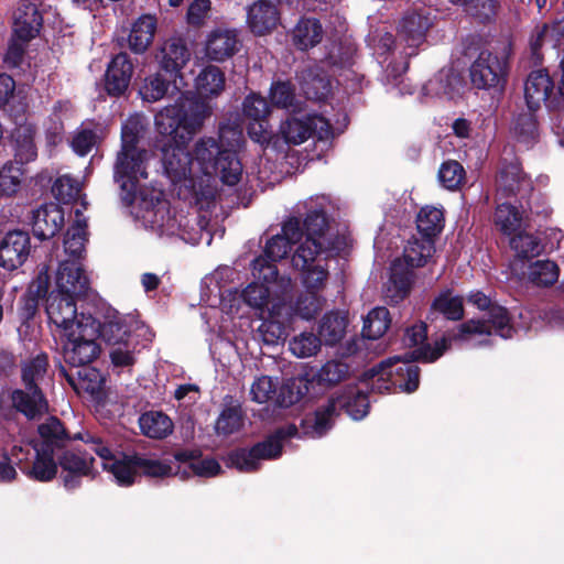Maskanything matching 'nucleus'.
Masks as SVG:
<instances>
[{
	"label": "nucleus",
	"mask_w": 564,
	"mask_h": 564,
	"mask_svg": "<svg viewBox=\"0 0 564 564\" xmlns=\"http://www.w3.org/2000/svg\"><path fill=\"white\" fill-rule=\"evenodd\" d=\"M212 115V107L198 98H181L161 109L154 117L158 133L163 138L162 163L173 183L192 175L195 162L186 144Z\"/></svg>",
	"instance_id": "obj_1"
},
{
	"label": "nucleus",
	"mask_w": 564,
	"mask_h": 564,
	"mask_svg": "<svg viewBox=\"0 0 564 564\" xmlns=\"http://www.w3.org/2000/svg\"><path fill=\"white\" fill-rule=\"evenodd\" d=\"M231 135L238 141L241 132L229 124H220L218 139L213 137L200 138L194 145L193 155L199 171L206 176H217L228 186H235L240 182L242 164L238 153L225 139Z\"/></svg>",
	"instance_id": "obj_2"
},
{
	"label": "nucleus",
	"mask_w": 564,
	"mask_h": 564,
	"mask_svg": "<svg viewBox=\"0 0 564 564\" xmlns=\"http://www.w3.org/2000/svg\"><path fill=\"white\" fill-rule=\"evenodd\" d=\"M492 221L496 229L509 238L513 257L509 261V281L529 289V224L523 221L519 208L509 203L497 205Z\"/></svg>",
	"instance_id": "obj_3"
},
{
	"label": "nucleus",
	"mask_w": 564,
	"mask_h": 564,
	"mask_svg": "<svg viewBox=\"0 0 564 564\" xmlns=\"http://www.w3.org/2000/svg\"><path fill=\"white\" fill-rule=\"evenodd\" d=\"M140 135L134 127L121 129V149L113 167V180L119 184L121 200L130 206L137 198L139 181L148 177V151L138 147Z\"/></svg>",
	"instance_id": "obj_4"
},
{
	"label": "nucleus",
	"mask_w": 564,
	"mask_h": 564,
	"mask_svg": "<svg viewBox=\"0 0 564 564\" xmlns=\"http://www.w3.org/2000/svg\"><path fill=\"white\" fill-rule=\"evenodd\" d=\"M50 368L47 352L41 351L21 364V382L24 389H14L10 393L12 406L28 420H36L48 409V402L41 383Z\"/></svg>",
	"instance_id": "obj_5"
},
{
	"label": "nucleus",
	"mask_w": 564,
	"mask_h": 564,
	"mask_svg": "<svg viewBox=\"0 0 564 564\" xmlns=\"http://www.w3.org/2000/svg\"><path fill=\"white\" fill-rule=\"evenodd\" d=\"M41 441L35 442L33 448L35 458L32 466L25 471L30 479L40 482L53 480L58 470L56 454L70 441H76L70 435L64 423L57 416H50L37 426Z\"/></svg>",
	"instance_id": "obj_6"
},
{
	"label": "nucleus",
	"mask_w": 564,
	"mask_h": 564,
	"mask_svg": "<svg viewBox=\"0 0 564 564\" xmlns=\"http://www.w3.org/2000/svg\"><path fill=\"white\" fill-rule=\"evenodd\" d=\"M413 350L405 354V359L399 357L384 359L367 369L362 381H371V391L384 393L400 391L412 393L419 389L421 369L412 358Z\"/></svg>",
	"instance_id": "obj_7"
},
{
	"label": "nucleus",
	"mask_w": 564,
	"mask_h": 564,
	"mask_svg": "<svg viewBox=\"0 0 564 564\" xmlns=\"http://www.w3.org/2000/svg\"><path fill=\"white\" fill-rule=\"evenodd\" d=\"M63 336L62 355L69 369L89 366L99 357L101 348L97 343L94 315H82L77 328L63 333Z\"/></svg>",
	"instance_id": "obj_8"
},
{
	"label": "nucleus",
	"mask_w": 564,
	"mask_h": 564,
	"mask_svg": "<svg viewBox=\"0 0 564 564\" xmlns=\"http://www.w3.org/2000/svg\"><path fill=\"white\" fill-rule=\"evenodd\" d=\"M74 438L90 446L91 451L102 459V469L113 476L118 486L131 487L135 484L139 477L138 459L134 458L137 453L121 452L117 456L108 441L88 431L74 434Z\"/></svg>",
	"instance_id": "obj_9"
},
{
	"label": "nucleus",
	"mask_w": 564,
	"mask_h": 564,
	"mask_svg": "<svg viewBox=\"0 0 564 564\" xmlns=\"http://www.w3.org/2000/svg\"><path fill=\"white\" fill-rule=\"evenodd\" d=\"M328 225V218L323 208L311 209L306 213L304 220H301L303 236L306 235V238L292 257L294 267L306 268L319 254L332 250L329 240L325 238Z\"/></svg>",
	"instance_id": "obj_10"
},
{
	"label": "nucleus",
	"mask_w": 564,
	"mask_h": 564,
	"mask_svg": "<svg viewBox=\"0 0 564 564\" xmlns=\"http://www.w3.org/2000/svg\"><path fill=\"white\" fill-rule=\"evenodd\" d=\"M475 335H491L487 321L480 318L467 319L447 330L446 335L435 340L433 345H425L419 349H413L412 358L422 360V362H434L451 348L452 343H466Z\"/></svg>",
	"instance_id": "obj_11"
},
{
	"label": "nucleus",
	"mask_w": 564,
	"mask_h": 564,
	"mask_svg": "<svg viewBox=\"0 0 564 564\" xmlns=\"http://www.w3.org/2000/svg\"><path fill=\"white\" fill-rule=\"evenodd\" d=\"M268 100L260 94L251 93L243 99L242 113L249 120L247 133L249 138L263 148L278 149L279 135L274 134L269 124L270 115Z\"/></svg>",
	"instance_id": "obj_12"
},
{
	"label": "nucleus",
	"mask_w": 564,
	"mask_h": 564,
	"mask_svg": "<svg viewBox=\"0 0 564 564\" xmlns=\"http://www.w3.org/2000/svg\"><path fill=\"white\" fill-rule=\"evenodd\" d=\"M283 444L273 434L268 435L263 441L253 444L251 447H239L228 454V462L231 467L242 473H254L261 467V460H271L281 457Z\"/></svg>",
	"instance_id": "obj_13"
},
{
	"label": "nucleus",
	"mask_w": 564,
	"mask_h": 564,
	"mask_svg": "<svg viewBox=\"0 0 564 564\" xmlns=\"http://www.w3.org/2000/svg\"><path fill=\"white\" fill-rule=\"evenodd\" d=\"M134 69L135 63L126 51L112 54L101 78L102 91L115 99L128 96Z\"/></svg>",
	"instance_id": "obj_14"
},
{
	"label": "nucleus",
	"mask_w": 564,
	"mask_h": 564,
	"mask_svg": "<svg viewBox=\"0 0 564 564\" xmlns=\"http://www.w3.org/2000/svg\"><path fill=\"white\" fill-rule=\"evenodd\" d=\"M67 444L57 451L56 459L62 468L63 485L67 490H75L80 487L82 479L87 476L94 477L95 458L86 452L67 449Z\"/></svg>",
	"instance_id": "obj_15"
},
{
	"label": "nucleus",
	"mask_w": 564,
	"mask_h": 564,
	"mask_svg": "<svg viewBox=\"0 0 564 564\" xmlns=\"http://www.w3.org/2000/svg\"><path fill=\"white\" fill-rule=\"evenodd\" d=\"M79 296L53 290L46 297L45 312L50 323L54 324L63 333L77 328L82 315L90 313L77 312L76 301Z\"/></svg>",
	"instance_id": "obj_16"
},
{
	"label": "nucleus",
	"mask_w": 564,
	"mask_h": 564,
	"mask_svg": "<svg viewBox=\"0 0 564 564\" xmlns=\"http://www.w3.org/2000/svg\"><path fill=\"white\" fill-rule=\"evenodd\" d=\"M507 74V59L499 58L491 52L484 50L469 67V77L477 89H489L505 82Z\"/></svg>",
	"instance_id": "obj_17"
},
{
	"label": "nucleus",
	"mask_w": 564,
	"mask_h": 564,
	"mask_svg": "<svg viewBox=\"0 0 564 564\" xmlns=\"http://www.w3.org/2000/svg\"><path fill=\"white\" fill-rule=\"evenodd\" d=\"M155 59L160 69L182 82V70L191 59V51L183 37L171 36L163 42Z\"/></svg>",
	"instance_id": "obj_18"
},
{
	"label": "nucleus",
	"mask_w": 564,
	"mask_h": 564,
	"mask_svg": "<svg viewBox=\"0 0 564 564\" xmlns=\"http://www.w3.org/2000/svg\"><path fill=\"white\" fill-rule=\"evenodd\" d=\"M31 252V238L24 230H11L0 241V268L13 271L20 268Z\"/></svg>",
	"instance_id": "obj_19"
},
{
	"label": "nucleus",
	"mask_w": 564,
	"mask_h": 564,
	"mask_svg": "<svg viewBox=\"0 0 564 564\" xmlns=\"http://www.w3.org/2000/svg\"><path fill=\"white\" fill-rule=\"evenodd\" d=\"M43 23L39 6L30 0H23L13 12L11 34L23 42H31L40 35Z\"/></svg>",
	"instance_id": "obj_20"
},
{
	"label": "nucleus",
	"mask_w": 564,
	"mask_h": 564,
	"mask_svg": "<svg viewBox=\"0 0 564 564\" xmlns=\"http://www.w3.org/2000/svg\"><path fill=\"white\" fill-rule=\"evenodd\" d=\"M302 238L301 218L296 216L289 217L282 225L281 234L268 239L263 254L270 260L280 261L291 252L293 246L300 242Z\"/></svg>",
	"instance_id": "obj_21"
},
{
	"label": "nucleus",
	"mask_w": 564,
	"mask_h": 564,
	"mask_svg": "<svg viewBox=\"0 0 564 564\" xmlns=\"http://www.w3.org/2000/svg\"><path fill=\"white\" fill-rule=\"evenodd\" d=\"M414 270L405 265L404 261L394 259L390 267L389 280L384 288V301L389 305H397L411 293L414 284Z\"/></svg>",
	"instance_id": "obj_22"
},
{
	"label": "nucleus",
	"mask_w": 564,
	"mask_h": 564,
	"mask_svg": "<svg viewBox=\"0 0 564 564\" xmlns=\"http://www.w3.org/2000/svg\"><path fill=\"white\" fill-rule=\"evenodd\" d=\"M64 224L65 213L57 204H43L32 212V232L40 240H47L56 236Z\"/></svg>",
	"instance_id": "obj_23"
},
{
	"label": "nucleus",
	"mask_w": 564,
	"mask_h": 564,
	"mask_svg": "<svg viewBox=\"0 0 564 564\" xmlns=\"http://www.w3.org/2000/svg\"><path fill=\"white\" fill-rule=\"evenodd\" d=\"M57 370L77 394L97 397L102 390L104 379L96 368L85 366L67 369L65 365L58 362Z\"/></svg>",
	"instance_id": "obj_24"
},
{
	"label": "nucleus",
	"mask_w": 564,
	"mask_h": 564,
	"mask_svg": "<svg viewBox=\"0 0 564 564\" xmlns=\"http://www.w3.org/2000/svg\"><path fill=\"white\" fill-rule=\"evenodd\" d=\"M338 413L330 397L326 403L306 413L300 421L302 435L308 438L324 437L335 425Z\"/></svg>",
	"instance_id": "obj_25"
},
{
	"label": "nucleus",
	"mask_w": 564,
	"mask_h": 564,
	"mask_svg": "<svg viewBox=\"0 0 564 564\" xmlns=\"http://www.w3.org/2000/svg\"><path fill=\"white\" fill-rule=\"evenodd\" d=\"M334 400L338 416L344 411L352 420H361L370 409L368 394L360 390L357 384H347L329 395Z\"/></svg>",
	"instance_id": "obj_26"
},
{
	"label": "nucleus",
	"mask_w": 564,
	"mask_h": 564,
	"mask_svg": "<svg viewBox=\"0 0 564 564\" xmlns=\"http://www.w3.org/2000/svg\"><path fill=\"white\" fill-rule=\"evenodd\" d=\"M55 283V290L79 297L87 296L90 289L84 268L75 260H65L59 263Z\"/></svg>",
	"instance_id": "obj_27"
},
{
	"label": "nucleus",
	"mask_w": 564,
	"mask_h": 564,
	"mask_svg": "<svg viewBox=\"0 0 564 564\" xmlns=\"http://www.w3.org/2000/svg\"><path fill=\"white\" fill-rule=\"evenodd\" d=\"M158 30V19L150 13L141 14L131 24L127 39H122L118 44L127 47L135 55L144 54L152 45Z\"/></svg>",
	"instance_id": "obj_28"
},
{
	"label": "nucleus",
	"mask_w": 564,
	"mask_h": 564,
	"mask_svg": "<svg viewBox=\"0 0 564 564\" xmlns=\"http://www.w3.org/2000/svg\"><path fill=\"white\" fill-rule=\"evenodd\" d=\"M226 78L224 72L215 65L205 66L197 77L195 78V88L197 95L189 93H181L178 98L175 101H178L181 98H198L199 100L206 102L209 107V102H207L206 98L218 97L225 89Z\"/></svg>",
	"instance_id": "obj_29"
},
{
	"label": "nucleus",
	"mask_w": 564,
	"mask_h": 564,
	"mask_svg": "<svg viewBox=\"0 0 564 564\" xmlns=\"http://www.w3.org/2000/svg\"><path fill=\"white\" fill-rule=\"evenodd\" d=\"M241 41L236 30L216 29L207 39L206 56L216 62H224L240 51Z\"/></svg>",
	"instance_id": "obj_30"
},
{
	"label": "nucleus",
	"mask_w": 564,
	"mask_h": 564,
	"mask_svg": "<svg viewBox=\"0 0 564 564\" xmlns=\"http://www.w3.org/2000/svg\"><path fill=\"white\" fill-rule=\"evenodd\" d=\"M180 93L177 79L170 77L158 67V70L147 75L139 84L138 95L143 101L155 102L169 94Z\"/></svg>",
	"instance_id": "obj_31"
},
{
	"label": "nucleus",
	"mask_w": 564,
	"mask_h": 564,
	"mask_svg": "<svg viewBox=\"0 0 564 564\" xmlns=\"http://www.w3.org/2000/svg\"><path fill=\"white\" fill-rule=\"evenodd\" d=\"M280 21V12L269 0H258L248 7L247 23L254 35H265L274 30Z\"/></svg>",
	"instance_id": "obj_32"
},
{
	"label": "nucleus",
	"mask_w": 564,
	"mask_h": 564,
	"mask_svg": "<svg viewBox=\"0 0 564 564\" xmlns=\"http://www.w3.org/2000/svg\"><path fill=\"white\" fill-rule=\"evenodd\" d=\"M94 322L97 325V339L102 340L108 345H123L128 346L130 340L131 329L124 316L115 311L105 316L104 321L94 316Z\"/></svg>",
	"instance_id": "obj_33"
},
{
	"label": "nucleus",
	"mask_w": 564,
	"mask_h": 564,
	"mask_svg": "<svg viewBox=\"0 0 564 564\" xmlns=\"http://www.w3.org/2000/svg\"><path fill=\"white\" fill-rule=\"evenodd\" d=\"M443 316L449 322H459L465 316L464 297L455 295L452 289L442 290L431 302L427 319Z\"/></svg>",
	"instance_id": "obj_34"
},
{
	"label": "nucleus",
	"mask_w": 564,
	"mask_h": 564,
	"mask_svg": "<svg viewBox=\"0 0 564 564\" xmlns=\"http://www.w3.org/2000/svg\"><path fill=\"white\" fill-rule=\"evenodd\" d=\"M280 143L276 151L283 144L299 145L312 138V116L305 115L302 117L290 116L281 122L279 133Z\"/></svg>",
	"instance_id": "obj_35"
},
{
	"label": "nucleus",
	"mask_w": 564,
	"mask_h": 564,
	"mask_svg": "<svg viewBox=\"0 0 564 564\" xmlns=\"http://www.w3.org/2000/svg\"><path fill=\"white\" fill-rule=\"evenodd\" d=\"M431 26L432 19L429 13L411 11L400 22V35L409 47H419L425 41Z\"/></svg>",
	"instance_id": "obj_36"
},
{
	"label": "nucleus",
	"mask_w": 564,
	"mask_h": 564,
	"mask_svg": "<svg viewBox=\"0 0 564 564\" xmlns=\"http://www.w3.org/2000/svg\"><path fill=\"white\" fill-rule=\"evenodd\" d=\"M176 462L187 464L189 470L198 477L210 478L221 471L220 464L212 457L203 458L200 449H178L173 453Z\"/></svg>",
	"instance_id": "obj_37"
},
{
	"label": "nucleus",
	"mask_w": 564,
	"mask_h": 564,
	"mask_svg": "<svg viewBox=\"0 0 564 564\" xmlns=\"http://www.w3.org/2000/svg\"><path fill=\"white\" fill-rule=\"evenodd\" d=\"M35 127L31 123L17 126L11 132L14 144V161L20 165L32 162L37 156V149L34 142Z\"/></svg>",
	"instance_id": "obj_38"
},
{
	"label": "nucleus",
	"mask_w": 564,
	"mask_h": 564,
	"mask_svg": "<svg viewBox=\"0 0 564 564\" xmlns=\"http://www.w3.org/2000/svg\"><path fill=\"white\" fill-rule=\"evenodd\" d=\"M245 415L240 402L235 400L231 395H226L224 406L215 424L217 434L229 436L239 432L243 426Z\"/></svg>",
	"instance_id": "obj_39"
},
{
	"label": "nucleus",
	"mask_w": 564,
	"mask_h": 564,
	"mask_svg": "<svg viewBox=\"0 0 564 564\" xmlns=\"http://www.w3.org/2000/svg\"><path fill=\"white\" fill-rule=\"evenodd\" d=\"M348 321L338 312L326 313L317 327V336L326 346L337 345L345 336Z\"/></svg>",
	"instance_id": "obj_40"
},
{
	"label": "nucleus",
	"mask_w": 564,
	"mask_h": 564,
	"mask_svg": "<svg viewBox=\"0 0 564 564\" xmlns=\"http://www.w3.org/2000/svg\"><path fill=\"white\" fill-rule=\"evenodd\" d=\"M434 251L435 241L433 239H425L422 236L421 238L413 237L404 247L403 256L399 259L414 270L424 267Z\"/></svg>",
	"instance_id": "obj_41"
},
{
	"label": "nucleus",
	"mask_w": 564,
	"mask_h": 564,
	"mask_svg": "<svg viewBox=\"0 0 564 564\" xmlns=\"http://www.w3.org/2000/svg\"><path fill=\"white\" fill-rule=\"evenodd\" d=\"M139 425L143 435L162 440L173 432L172 420L162 411H150L141 414Z\"/></svg>",
	"instance_id": "obj_42"
},
{
	"label": "nucleus",
	"mask_w": 564,
	"mask_h": 564,
	"mask_svg": "<svg viewBox=\"0 0 564 564\" xmlns=\"http://www.w3.org/2000/svg\"><path fill=\"white\" fill-rule=\"evenodd\" d=\"M350 366L340 359L326 361L313 376L311 382L323 387H334L350 376Z\"/></svg>",
	"instance_id": "obj_43"
},
{
	"label": "nucleus",
	"mask_w": 564,
	"mask_h": 564,
	"mask_svg": "<svg viewBox=\"0 0 564 564\" xmlns=\"http://www.w3.org/2000/svg\"><path fill=\"white\" fill-rule=\"evenodd\" d=\"M444 221L442 209L434 206H424L416 216V228L423 238L435 241V238L444 228Z\"/></svg>",
	"instance_id": "obj_44"
},
{
	"label": "nucleus",
	"mask_w": 564,
	"mask_h": 564,
	"mask_svg": "<svg viewBox=\"0 0 564 564\" xmlns=\"http://www.w3.org/2000/svg\"><path fill=\"white\" fill-rule=\"evenodd\" d=\"M79 216H82V213L76 210V217ZM86 228V219L77 218L64 236V250L67 254L74 258L75 261L76 259H80L85 251V241L87 240Z\"/></svg>",
	"instance_id": "obj_45"
},
{
	"label": "nucleus",
	"mask_w": 564,
	"mask_h": 564,
	"mask_svg": "<svg viewBox=\"0 0 564 564\" xmlns=\"http://www.w3.org/2000/svg\"><path fill=\"white\" fill-rule=\"evenodd\" d=\"M553 89L554 82L545 68L531 70V112L550 99Z\"/></svg>",
	"instance_id": "obj_46"
},
{
	"label": "nucleus",
	"mask_w": 564,
	"mask_h": 564,
	"mask_svg": "<svg viewBox=\"0 0 564 564\" xmlns=\"http://www.w3.org/2000/svg\"><path fill=\"white\" fill-rule=\"evenodd\" d=\"M323 39V28L317 19H302L294 30V41L300 50L317 45Z\"/></svg>",
	"instance_id": "obj_47"
},
{
	"label": "nucleus",
	"mask_w": 564,
	"mask_h": 564,
	"mask_svg": "<svg viewBox=\"0 0 564 564\" xmlns=\"http://www.w3.org/2000/svg\"><path fill=\"white\" fill-rule=\"evenodd\" d=\"M391 324L390 312L387 307L379 306L372 308L362 326V336L367 339L376 340L383 336Z\"/></svg>",
	"instance_id": "obj_48"
},
{
	"label": "nucleus",
	"mask_w": 564,
	"mask_h": 564,
	"mask_svg": "<svg viewBox=\"0 0 564 564\" xmlns=\"http://www.w3.org/2000/svg\"><path fill=\"white\" fill-rule=\"evenodd\" d=\"M23 176L22 165L8 161L0 169V198H10L21 188Z\"/></svg>",
	"instance_id": "obj_49"
},
{
	"label": "nucleus",
	"mask_w": 564,
	"mask_h": 564,
	"mask_svg": "<svg viewBox=\"0 0 564 564\" xmlns=\"http://www.w3.org/2000/svg\"><path fill=\"white\" fill-rule=\"evenodd\" d=\"M311 380L305 378H294L288 380L280 388L276 403L282 408H290L300 402L308 392Z\"/></svg>",
	"instance_id": "obj_50"
},
{
	"label": "nucleus",
	"mask_w": 564,
	"mask_h": 564,
	"mask_svg": "<svg viewBox=\"0 0 564 564\" xmlns=\"http://www.w3.org/2000/svg\"><path fill=\"white\" fill-rule=\"evenodd\" d=\"M278 261L270 260L262 254L252 261V276L254 282L270 288L272 284L282 285L283 278H280L276 267Z\"/></svg>",
	"instance_id": "obj_51"
},
{
	"label": "nucleus",
	"mask_w": 564,
	"mask_h": 564,
	"mask_svg": "<svg viewBox=\"0 0 564 564\" xmlns=\"http://www.w3.org/2000/svg\"><path fill=\"white\" fill-rule=\"evenodd\" d=\"M560 268L552 260L531 261V284L540 288H550L557 282Z\"/></svg>",
	"instance_id": "obj_52"
},
{
	"label": "nucleus",
	"mask_w": 564,
	"mask_h": 564,
	"mask_svg": "<svg viewBox=\"0 0 564 564\" xmlns=\"http://www.w3.org/2000/svg\"><path fill=\"white\" fill-rule=\"evenodd\" d=\"M17 98L15 80L9 74L0 73V110L9 112L10 116H15L24 111L25 105H14Z\"/></svg>",
	"instance_id": "obj_53"
},
{
	"label": "nucleus",
	"mask_w": 564,
	"mask_h": 564,
	"mask_svg": "<svg viewBox=\"0 0 564 564\" xmlns=\"http://www.w3.org/2000/svg\"><path fill=\"white\" fill-rule=\"evenodd\" d=\"M466 172L464 166L455 160L444 161L438 170V180L448 191H457L464 184Z\"/></svg>",
	"instance_id": "obj_54"
},
{
	"label": "nucleus",
	"mask_w": 564,
	"mask_h": 564,
	"mask_svg": "<svg viewBox=\"0 0 564 564\" xmlns=\"http://www.w3.org/2000/svg\"><path fill=\"white\" fill-rule=\"evenodd\" d=\"M269 98L272 106L288 109L295 105L296 94L294 84L286 80H273L270 86Z\"/></svg>",
	"instance_id": "obj_55"
},
{
	"label": "nucleus",
	"mask_w": 564,
	"mask_h": 564,
	"mask_svg": "<svg viewBox=\"0 0 564 564\" xmlns=\"http://www.w3.org/2000/svg\"><path fill=\"white\" fill-rule=\"evenodd\" d=\"M498 178L505 189L513 192L523 180V169L519 159L516 156L510 160L503 158Z\"/></svg>",
	"instance_id": "obj_56"
},
{
	"label": "nucleus",
	"mask_w": 564,
	"mask_h": 564,
	"mask_svg": "<svg viewBox=\"0 0 564 564\" xmlns=\"http://www.w3.org/2000/svg\"><path fill=\"white\" fill-rule=\"evenodd\" d=\"M51 192L59 203L70 204L77 199L80 187L75 178L69 175H62L55 180Z\"/></svg>",
	"instance_id": "obj_57"
},
{
	"label": "nucleus",
	"mask_w": 564,
	"mask_h": 564,
	"mask_svg": "<svg viewBox=\"0 0 564 564\" xmlns=\"http://www.w3.org/2000/svg\"><path fill=\"white\" fill-rule=\"evenodd\" d=\"M321 338L314 333H302L290 341V350L300 358L311 357L321 349Z\"/></svg>",
	"instance_id": "obj_58"
},
{
	"label": "nucleus",
	"mask_w": 564,
	"mask_h": 564,
	"mask_svg": "<svg viewBox=\"0 0 564 564\" xmlns=\"http://www.w3.org/2000/svg\"><path fill=\"white\" fill-rule=\"evenodd\" d=\"M138 459V469L139 476L143 475L145 477L152 478H165L173 475V470L171 465L165 464L159 459L147 458L139 453H137Z\"/></svg>",
	"instance_id": "obj_59"
},
{
	"label": "nucleus",
	"mask_w": 564,
	"mask_h": 564,
	"mask_svg": "<svg viewBox=\"0 0 564 564\" xmlns=\"http://www.w3.org/2000/svg\"><path fill=\"white\" fill-rule=\"evenodd\" d=\"M488 312V323L496 329V333L502 338L512 336L513 327L510 324V316L506 307L495 303Z\"/></svg>",
	"instance_id": "obj_60"
},
{
	"label": "nucleus",
	"mask_w": 564,
	"mask_h": 564,
	"mask_svg": "<svg viewBox=\"0 0 564 564\" xmlns=\"http://www.w3.org/2000/svg\"><path fill=\"white\" fill-rule=\"evenodd\" d=\"M29 44L30 42L18 40L11 34L3 56L4 65L10 69L19 68L24 61Z\"/></svg>",
	"instance_id": "obj_61"
},
{
	"label": "nucleus",
	"mask_w": 564,
	"mask_h": 564,
	"mask_svg": "<svg viewBox=\"0 0 564 564\" xmlns=\"http://www.w3.org/2000/svg\"><path fill=\"white\" fill-rule=\"evenodd\" d=\"M251 400L265 403L276 394V383L269 376L257 378L250 388Z\"/></svg>",
	"instance_id": "obj_62"
},
{
	"label": "nucleus",
	"mask_w": 564,
	"mask_h": 564,
	"mask_svg": "<svg viewBox=\"0 0 564 564\" xmlns=\"http://www.w3.org/2000/svg\"><path fill=\"white\" fill-rule=\"evenodd\" d=\"M322 308L319 296L316 292L308 291L301 294L295 303L296 313L304 319L314 318Z\"/></svg>",
	"instance_id": "obj_63"
},
{
	"label": "nucleus",
	"mask_w": 564,
	"mask_h": 564,
	"mask_svg": "<svg viewBox=\"0 0 564 564\" xmlns=\"http://www.w3.org/2000/svg\"><path fill=\"white\" fill-rule=\"evenodd\" d=\"M269 295L270 288L254 281L248 284L241 293L243 302L253 308H262L265 306Z\"/></svg>",
	"instance_id": "obj_64"
}]
</instances>
